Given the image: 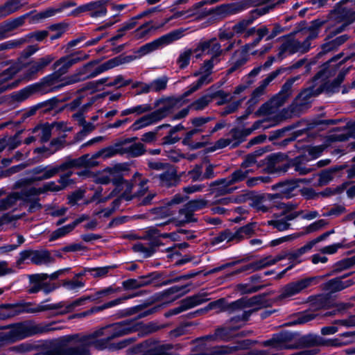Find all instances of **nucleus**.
<instances>
[{"mask_svg": "<svg viewBox=\"0 0 355 355\" xmlns=\"http://www.w3.org/2000/svg\"><path fill=\"white\" fill-rule=\"evenodd\" d=\"M123 62L121 57H115L92 69L94 62H89L77 69L73 73L65 77H61L53 71L44 77L40 83H36L37 87L39 92L42 94L57 92L65 86L94 78Z\"/></svg>", "mask_w": 355, "mask_h": 355, "instance_id": "f257e3e1", "label": "nucleus"}, {"mask_svg": "<svg viewBox=\"0 0 355 355\" xmlns=\"http://www.w3.org/2000/svg\"><path fill=\"white\" fill-rule=\"evenodd\" d=\"M46 301L37 304L31 302H21L16 304H2L0 305V320L21 314L38 313L50 310L60 309L59 314L68 313L66 311V302L62 301L55 304H45Z\"/></svg>", "mask_w": 355, "mask_h": 355, "instance_id": "f03ea898", "label": "nucleus"}, {"mask_svg": "<svg viewBox=\"0 0 355 355\" xmlns=\"http://www.w3.org/2000/svg\"><path fill=\"white\" fill-rule=\"evenodd\" d=\"M8 328L10 330L5 333L3 338L10 343H15L34 335L44 334L60 329L55 322L35 323L31 320L15 323Z\"/></svg>", "mask_w": 355, "mask_h": 355, "instance_id": "7ed1b4c3", "label": "nucleus"}, {"mask_svg": "<svg viewBox=\"0 0 355 355\" xmlns=\"http://www.w3.org/2000/svg\"><path fill=\"white\" fill-rule=\"evenodd\" d=\"M19 191H12L6 198L0 200V211H15L19 206L28 205V211L35 212L42 208V205L33 200L28 187H21Z\"/></svg>", "mask_w": 355, "mask_h": 355, "instance_id": "20e7f679", "label": "nucleus"}, {"mask_svg": "<svg viewBox=\"0 0 355 355\" xmlns=\"http://www.w3.org/2000/svg\"><path fill=\"white\" fill-rule=\"evenodd\" d=\"M180 100L168 98L162 101V105L158 109L148 113L137 119L130 127L132 131H137L144 128L156 124L165 119L173 110L178 107Z\"/></svg>", "mask_w": 355, "mask_h": 355, "instance_id": "39448f33", "label": "nucleus"}, {"mask_svg": "<svg viewBox=\"0 0 355 355\" xmlns=\"http://www.w3.org/2000/svg\"><path fill=\"white\" fill-rule=\"evenodd\" d=\"M180 100L168 98L162 101V105L158 109L148 113L137 119L130 127L132 131H137L144 128L156 124L165 119L173 110L178 107Z\"/></svg>", "mask_w": 355, "mask_h": 355, "instance_id": "423d86ee", "label": "nucleus"}, {"mask_svg": "<svg viewBox=\"0 0 355 355\" xmlns=\"http://www.w3.org/2000/svg\"><path fill=\"white\" fill-rule=\"evenodd\" d=\"M282 155L273 154L268 159V169L272 173H285L288 171L289 166L294 168V170L299 175H306L314 170V168L307 166L310 159L306 155H301L290 161L289 165L282 164L280 162Z\"/></svg>", "mask_w": 355, "mask_h": 355, "instance_id": "0eeeda50", "label": "nucleus"}, {"mask_svg": "<svg viewBox=\"0 0 355 355\" xmlns=\"http://www.w3.org/2000/svg\"><path fill=\"white\" fill-rule=\"evenodd\" d=\"M288 0H278L277 3L272 5L257 8L250 12V16L248 19H243L232 26L233 33L236 36H242L247 39L255 34L256 28L250 27L254 20L259 17L266 15L272 10L276 6L284 3Z\"/></svg>", "mask_w": 355, "mask_h": 355, "instance_id": "6e6552de", "label": "nucleus"}, {"mask_svg": "<svg viewBox=\"0 0 355 355\" xmlns=\"http://www.w3.org/2000/svg\"><path fill=\"white\" fill-rule=\"evenodd\" d=\"M299 79L298 76L289 78L282 85L279 92L269 101L263 104L256 112L257 115H270L275 114L292 94L293 83Z\"/></svg>", "mask_w": 355, "mask_h": 355, "instance_id": "1a4fd4ad", "label": "nucleus"}, {"mask_svg": "<svg viewBox=\"0 0 355 355\" xmlns=\"http://www.w3.org/2000/svg\"><path fill=\"white\" fill-rule=\"evenodd\" d=\"M250 170L237 169L226 178L218 179L210 183L211 193H217L218 194L231 193L235 188L231 187L232 185L244 180Z\"/></svg>", "mask_w": 355, "mask_h": 355, "instance_id": "9d476101", "label": "nucleus"}, {"mask_svg": "<svg viewBox=\"0 0 355 355\" xmlns=\"http://www.w3.org/2000/svg\"><path fill=\"white\" fill-rule=\"evenodd\" d=\"M184 31V30L182 28L171 31L170 33L165 34L152 42L142 45L137 49L136 53L139 57H143L153 51L162 49L163 47L182 38L183 37Z\"/></svg>", "mask_w": 355, "mask_h": 355, "instance_id": "9b49d317", "label": "nucleus"}, {"mask_svg": "<svg viewBox=\"0 0 355 355\" xmlns=\"http://www.w3.org/2000/svg\"><path fill=\"white\" fill-rule=\"evenodd\" d=\"M286 70H288V68L279 67L270 73L268 76L260 83L259 86L253 91L251 98L248 101V107L245 110V114L239 116L238 118L239 120L243 121L252 113L254 105L259 101L261 96L266 93V89L268 85L278 76L285 73Z\"/></svg>", "mask_w": 355, "mask_h": 355, "instance_id": "f8f14e48", "label": "nucleus"}, {"mask_svg": "<svg viewBox=\"0 0 355 355\" xmlns=\"http://www.w3.org/2000/svg\"><path fill=\"white\" fill-rule=\"evenodd\" d=\"M60 172L61 171L59 165L37 166L31 170L33 177L22 178L16 181L13 185V189H19L25 186L31 187L30 185L34 182L50 179Z\"/></svg>", "mask_w": 355, "mask_h": 355, "instance_id": "ddd939ff", "label": "nucleus"}, {"mask_svg": "<svg viewBox=\"0 0 355 355\" xmlns=\"http://www.w3.org/2000/svg\"><path fill=\"white\" fill-rule=\"evenodd\" d=\"M320 279H322L321 277L315 276L305 277L297 281L290 282L282 288L279 298H290L297 295L311 286L316 285Z\"/></svg>", "mask_w": 355, "mask_h": 355, "instance_id": "4468645a", "label": "nucleus"}, {"mask_svg": "<svg viewBox=\"0 0 355 355\" xmlns=\"http://www.w3.org/2000/svg\"><path fill=\"white\" fill-rule=\"evenodd\" d=\"M64 355H90L86 335H71L64 337Z\"/></svg>", "mask_w": 355, "mask_h": 355, "instance_id": "2eb2a0df", "label": "nucleus"}, {"mask_svg": "<svg viewBox=\"0 0 355 355\" xmlns=\"http://www.w3.org/2000/svg\"><path fill=\"white\" fill-rule=\"evenodd\" d=\"M107 1L105 0H97L80 5L72 10L67 16L78 17L84 12H89L92 18L103 17L107 15Z\"/></svg>", "mask_w": 355, "mask_h": 355, "instance_id": "dca6fc26", "label": "nucleus"}, {"mask_svg": "<svg viewBox=\"0 0 355 355\" xmlns=\"http://www.w3.org/2000/svg\"><path fill=\"white\" fill-rule=\"evenodd\" d=\"M88 58L89 55L83 51H78L73 54L62 56L53 63V69L54 72L61 77H64V76L68 73L70 68L73 64L85 60Z\"/></svg>", "mask_w": 355, "mask_h": 355, "instance_id": "f3484780", "label": "nucleus"}, {"mask_svg": "<svg viewBox=\"0 0 355 355\" xmlns=\"http://www.w3.org/2000/svg\"><path fill=\"white\" fill-rule=\"evenodd\" d=\"M309 51L307 42H302L298 39L288 38L279 47L277 59L282 61L286 57L296 53H304Z\"/></svg>", "mask_w": 355, "mask_h": 355, "instance_id": "a211bd4d", "label": "nucleus"}, {"mask_svg": "<svg viewBox=\"0 0 355 355\" xmlns=\"http://www.w3.org/2000/svg\"><path fill=\"white\" fill-rule=\"evenodd\" d=\"M136 138L127 139L124 141L116 144L113 150V156L116 154L126 155L128 157H137L143 155L146 153L144 145L141 142H135L130 144Z\"/></svg>", "mask_w": 355, "mask_h": 355, "instance_id": "6ab92c4d", "label": "nucleus"}, {"mask_svg": "<svg viewBox=\"0 0 355 355\" xmlns=\"http://www.w3.org/2000/svg\"><path fill=\"white\" fill-rule=\"evenodd\" d=\"M234 44L235 42H231L225 49H222L221 45L217 41L216 38H211L200 42L195 49V51H200L205 54L210 55L211 59L216 60L223 52H227L232 50Z\"/></svg>", "mask_w": 355, "mask_h": 355, "instance_id": "aec40b11", "label": "nucleus"}, {"mask_svg": "<svg viewBox=\"0 0 355 355\" xmlns=\"http://www.w3.org/2000/svg\"><path fill=\"white\" fill-rule=\"evenodd\" d=\"M104 328L107 335H109L112 340L136 332L139 329V324L135 320H125L107 325Z\"/></svg>", "mask_w": 355, "mask_h": 355, "instance_id": "412c9836", "label": "nucleus"}, {"mask_svg": "<svg viewBox=\"0 0 355 355\" xmlns=\"http://www.w3.org/2000/svg\"><path fill=\"white\" fill-rule=\"evenodd\" d=\"M119 291L120 288H115L113 286H110L95 292L90 296L80 297L70 303L66 302L67 306L64 312L70 313L73 311L77 306L83 305L88 300L92 301L98 300L101 298L107 297Z\"/></svg>", "mask_w": 355, "mask_h": 355, "instance_id": "4be33fe9", "label": "nucleus"}, {"mask_svg": "<svg viewBox=\"0 0 355 355\" xmlns=\"http://www.w3.org/2000/svg\"><path fill=\"white\" fill-rule=\"evenodd\" d=\"M54 60L52 55H46L36 60L29 62L24 68V76L28 80L35 78L38 73H43L44 69Z\"/></svg>", "mask_w": 355, "mask_h": 355, "instance_id": "5701e85b", "label": "nucleus"}, {"mask_svg": "<svg viewBox=\"0 0 355 355\" xmlns=\"http://www.w3.org/2000/svg\"><path fill=\"white\" fill-rule=\"evenodd\" d=\"M285 259L284 255H277L275 257L269 256L258 261L243 266L239 269L235 270L228 275V276H234L243 272H254L263 269L264 268L275 264L279 261Z\"/></svg>", "mask_w": 355, "mask_h": 355, "instance_id": "b1692460", "label": "nucleus"}, {"mask_svg": "<svg viewBox=\"0 0 355 355\" xmlns=\"http://www.w3.org/2000/svg\"><path fill=\"white\" fill-rule=\"evenodd\" d=\"M207 293H199L187 297L181 301L180 306L171 309L166 315L170 316L177 315L198 305L202 304L209 300V299L207 298Z\"/></svg>", "mask_w": 355, "mask_h": 355, "instance_id": "393cba45", "label": "nucleus"}, {"mask_svg": "<svg viewBox=\"0 0 355 355\" xmlns=\"http://www.w3.org/2000/svg\"><path fill=\"white\" fill-rule=\"evenodd\" d=\"M89 347L94 346L98 350H103L111 347L112 338L107 335L104 327L98 329L94 332L86 335Z\"/></svg>", "mask_w": 355, "mask_h": 355, "instance_id": "a878e982", "label": "nucleus"}, {"mask_svg": "<svg viewBox=\"0 0 355 355\" xmlns=\"http://www.w3.org/2000/svg\"><path fill=\"white\" fill-rule=\"evenodd\" d=\"M209 205V202L202 198L194 199L186 203L184 207L179 211L180 217H183V222L189 223L196 220L193 212L202 209Z\"/></svg>", "mask_w": 355, "mask_h": 355, "instance_id": "bb28decb", "label": "nucleus"}, {"mask_svg": "<svg viewBox=\"0 0 355 355\" xmlns=\"http://www.w3.org/2000/svg\"><path fill=\"white\" fill-rule=\"evenodd\" d=\"M19 71V65L12 60L0 62V94L12 88V86L1 80L11 79Z\"/></svg>", "mask_w": 355, "mask_h": 355, "instance_id": "cd10ccee", "label": "nucleus"}, {"mask_svg": "<svg viewBox=\"0 0 355 355\" xmlns=\"http://www.w3.org/2000/svg\"><path fill=\"white\" fill-rule=\"evenodd\" d=\"M137 296H138V294H132V295L123 296V297L116 298L115 300H113L112 301L107 302L106 303H104L103 304H102L101 306H93L87 311H83L81 313H76L71 318H82L88 317L91 315L98 313L105 309L117 306V305L124 302L125 300L133 298Z\"/></svg>", "mask_w": 355, "mask_h": 355, "instance_id": "c85d7f7f", "label": "nucleus"}, {"mask_svg": "<svg viewBox=\"0 0 355 355\" xmlns=\"http://www.w3.org/2000/svg\"><path fill=\"white\" fill-rule=\"evenodd\" d=\"M292 335L288 333H279L273 335L272 338L263 342L265 347H271L277 350L284 349H295L296 345L289 344Z\"/></svg>", "mask_w": 355, "mask_h": 355, "instance_id": "c756f323", "label": "nucleus"}, {"mask_svg": "<svg viewBox=\"0 0 355 355\" xmlns=\"http://www.w3.org/2000/svg\"><path fill=\"white\" fill-rule=\"evenodd\" d=\"M121 168L120 166H115L114 167H108L105 168L103 172L99 173L96 178V182L98 184H107L112 182L115 186L121 181L119 178Z\"/></svg>", "mask_w": 355, "mask_h": 355, "instance_id": "7c9ffc66", "label": "nucleus"}, {"mask_svg": "<svg viewBox=\"0 0 355 355\" xmlns=\"http://www.w3.org/2000/svg\"><path fill=\"white\" fill-rule=\"evenodd\" d=\"M350 274H352V272L329 280L324 284L323 289L329 293H334L351 286L354 284L352 279L343 281V279L348 277Z\"/></svg>", "mask_w": 355, "mask_h": 355, "instance_id": "2f4dec72", "label": "nucleus"}, {"mask_svg": "<svg viewBox=\"0 0 355 355\" xmlns=\"http://www.w3.org/2000/svg\"><path fill=\"white\" fill-rule=\"evenodd\" d=\"M41 355H64V337L60 340H51L40 346Z\"/></svg>", "mask_w": 355, "mask_h": 355, "instance_id": "473e14b6", "label": "nucleus"}, {"mask_svg": "<svg viewBox=\"0 0 355 355\" xmlns=\"http://www.w3.org/2000/svg\"><path fill=\"white\" fill-rule=\"evenodd\" d=\"M236 330V328L234 327H220L215 330L214 334L202 337L198 340L228 342L234 338V331Z\"/></svg>", "mask_w": 355, "mask_h": 355, "instance_id": "72a5a7b5", "label": "nucleus"}, {"mask_svg": "<svg viewBox=\"0 0 355 355\" xmlns=\"http://www.w3.org/2000/svg\"><path fill=\"white\" fill-rule=\"evenodd\" d=\"M205 136L201 135L198 129H192L185 134L182 143L191 149H198L205 146Z\"/></svg>", "mask_w": 355, "mask_h": 355, "instance_id": "f704fd0d", "label": "nucleus"}, {"mask_svg": "<svg viewBox=\"0 0 355 355\" xmlns=\"http://www.w3.org/2000/svg\"><path fill=\"white\" fill-rule=\"evenodd\" d=\"M200 77L194 83H193L189 87L188 89L183 93V94L179 97L175 98L176 99L180 100V103L178 104V107L180 106L182 103L187 102L185 98L190 96L191 94L199 89L205 85H207L212 81L211 78V75L209 73H201Z\"/></svg>", "mask_w": 355, "mask_h": 355, "instance_id": "c9c22d12", "label": "nucleus"}, {"mask_svg": "<svg viewBox=\"0 0 355 355\" xmlns=\"http://www.w3.org/2000/svg\"><path fill=\"white\" fill-rule=\"evenodd\" d=\"M258 302V297L254 296L251 298L242 297L231 303L226 304L223 306L225 311L229 313H234L238 311H241L243 309L252 307Z\"/></svg>", "mask_w": 355, "mask_h": 355, "instance_id": "e433bc0d", "label": "nucleus"}, {"mask_svg": "<svg viewBox=\"0 0 355 355\" xmlns=\"http://www.w3.org/2000/svg\"><path fill=\"white\" fill-rule=\"evenodd\" d=\"M262 123L263 121H260L254 122L252 128L246 130L245 132L237 128L232 129L230 132V139L232 141V148L238 146L244 141L247 135H250L253 130L259 128Z\"/></svg>", "mask_w": 355, "mask_h": 355, "instance_id": "4c0bfd02", "label": "nucleus"}, {"mask_svg": "<svg viewBox=\"0 0 355 355\" xmlns=\"http://www.w3.org/2000/svg\"><path fill=\"white\" fill-rule=\"evenodd\" d=\"M299 182H310V180L306 179H297L291 181L279 182L272 186L273 189H277L280 193L285 196L286 198L291 197L293 194V192L295 190L298 186Z\"/></svg>", "mask_w": 355, "mask_h": 355, "instance_id": "58836bf2", "label": "nucleus"}, {"mask_svg": "<svg viewBox=\"0 0 355 355\" xmlns=\"http://www.w3.org/2000/svg\"><path fill=\"white\" fill-rule=\"evenodd\" d=\"M28 188L33 200H37L38 203H40V195L47 193L48 191L56 192L63 189V187L56 184V183L53 181L46 182L40 187H28Z\"/></svg>", "mask_w": 355, "mask_h": 355, "instance_id": "ea45409f", "label": "nucleus"}, {"mask_svg": "<svg viewBox=\"0 0 355 355\" xmlns=\"http://www.w3.org/2000/svg\"><path fill=\"white\" fill-rule=\"evenodd\" d=\"M248 58L245 55V53L235 51L229 60V68L227 70V74H231L236 71H240L241 68L246 64Z\"/></svg>", "mask_w": 355, "mask_h": 355, "instance_id": "a19ab883", "label": "nucleus"}, {"mask_svg": "<svg viewBox=\"0 0 355 355\" xmlns=\"http://www.w3.org/2000/svg\"><path fill=\"white\" fill-rule=\"evenodd\" d=\"M158 245V241L148 240L137 242L132 245V248L135 252L143 254L144 257H150L154 254L155 247Z\"/></svg>", "mask_w": 355, "mask_h": 355, "instance_id": "79ce46f5", "label": "nucleus"}, {"mask_svg": "<svg viewBox=\"0 0 355 355\" xmlns=\"http://www.w3.org/2000/svg\"><path fill=\"white\" fill-rule=\"evenodd\" d=\"M325 21L324 20L317 19L313 20L311 22L310 26H309L304 31L305 33L304 40L302 42H307L309 44V51L311 49V41L316 39L318 37L319 33L320 31L321 28L324 24Z\"/></svg>", "mask_w": 355, "mask_h": 355, "instance_id": "37998d69", "label": "nucleus"}, {"mask_svg": "<svg viewBox=\"0 0 355 355\" xmlns=\"http://www.w3.org/2000/svg\"><path fill=\"white\" fill-rule=\"evenodd\" d=\"M244 347V342H239L232 345H217L209 349V355H230L243 349Z\"/></svg>", "mask_w": 355, "mask_h": 355, "instance_id": "c03bdc74", "label": "nucleus"}, {"mask_svg": "<svg viewBox=\"0 0 355 355\" xmlns=\"http://www.w3.org/2000/svg\"><path fill=\"white\" fill-rule=\"evenodd\" d=\"M83 156H87V157L84 159L83 166L84 168H92L98 165L97 159L100 157L104 158L110 157L113 156V150L112 148H107L102 149L92 155L89 154L83 155Z\"/></svg>", "mask_w": 355, "mask_h": 355, "instance_id": "a18cd8bd", "label": "nucleus"}, {"mask_svg": "<svg viewBox=\"0 0 355 355\" xmlns=\"http://www.w3.org/2000/svg\"><path fill=\"white\" fill-rule=\"evenodd\" d=\"M257 230V223H250L244 226L236 229L234 231L235 243H239L243 239L252 236Z\"/></svg>", "mask_w": 355, "mask_h": 355, "instance_id": "49530a36", "label": "nucleus"}, {"mask_svg": "<svg viewBox=\"0 0 355 355\" xmlns=\"http://www.w3.org/2000/svg\"><path fill=\"white\" fill-rule=\"evenodd\" d=\"M55 261V258L51 252L46 250H33L32 263L41 266L49 265Z\"/></svg>", "mask_w": 355, "mask_h": 355, "instance_id": "de8ad7c7", "label": "nucleus"}, {"mask_svg": "<svg viewBox=\"0 0 355 355\" xmlns=\"http://www.w3.org/2000/svg\"><path fill=\"white\" fill-rule=\"evenodd\" d=\"M348 39L349 36L347 34H344L331 40H327L321 46V51L320 53L325 54L331 51H336L339 46L346 42Z\"/></svg>", "mask_w": 355, "mask_h": 355, "instance_id": "09e8293b", "label": "nucleus"}, {"mask_svg": "<svg viewBox=\"0 0 355 355\" xmlns=\"http://www.w3.org/2000/svg\"><path fill=\"white\" fill-rule=\"evenodd\" d=\"M168 128H169V130L167 135L162 139V145H171L178 142L180 140V137L177 133L185 130V127L182 123H179L175 126L170 125Z\"/></svg>", "mask_w": 355, "mask_h": 355, "instance_id": "8fccbe9b", "label": "nucleus"}, {"mask_svg": "<svg viewBox=\"0 0 355 355\" xmlns=\"http://www.w3.org/2000/svg\"><path fill=\"white\" fill-rule=\"evenodd\" d=\"M338 338L327 341V346L347 345L355 340V331H347L338 335Z\"/></svg>", "mask_w": 355, "mask_h": 355, "instance_id": "3c124183", "label": "nucleus"}, {"mask_svg": "<svg viewBox=\"0 0 355 355\" xmlns=\"http://www.w3.org/2000/svg\"><path fill=\"white\" fill-rule=\"evenodd\" d=\"M21 6V0L7 1L3 5L0 6V19L17 12Z\"/></svg>", "mask_w": 355, "mask_h": 355, "instance_id": "603ef678", "label": "nucleus"}, {"mask_svg": "<svg viewBox=\"0 0 355 355\" xmlns=\"http://www.w3.org/2000/svg\"><path fill=\"white\" fill-rule=\"evenodd\" d=\"M300 215L299 212L290 213L282 218L271 220L269 222V224L272 225L275 228L277 229L279 231H284L289 228L290 223H288L290 220H293L296 217Z\"/></svg>", "mask_w": 355, "mask_h": 355, "instance_id": "864d4df0", "label": "nucleus"}, {"mask_svg": "<svg viewBox=\"0 0 355 355\" xmlns=\"http://www.w3.org/2000/svg\"><path fill=\"white\" fill-rule=\"evenodd\" d=\"M76 5H77V3L75 1L67 0V1H63L61 3H60L58 6V7H56V8L51 7V8H48L47 9L44 10V16L46 17V18L53 17L55 15L63 12L64 10H66L67 8H69L71 7H75Z\"/></svg>", "mask_w": 355, "mask_h": 355, "instance_id": "5fc2aeb1", "label": "nucleus"}, {"mask_svg": "<svg viewBox=\"0 0 355 355\" xmlns=\"http://www.w3.org/2000/svg\"><path fill=\"white\" fill-rule=\"evenodd\" d=\"M212 100V95L205 94L190 103L189 107L193 111H202L209 105Z\"/></svg>", "mask_w": 355, "mask_h": 355, "instance_id": "6e6d98bb", "label": "nucleus"}, {"mask_svg": "<svg viewBox=\"0 0 355 355\" xmlns=\"http://www.w3.org/2000/svg\"><path fill=\"white\" fill-rule=\"evenodd\" d=\"M152 21H147L139 26L133 32V37L136 40H144L149 37L150 32L154 29Z\"/></svg>", "mask_w": 355, "mask_h": 355, "instance_id": "4d7b16f0", "label": "nucleus"}, {"mask_svg": "<svg viewBox=\"0 0 355 355\" xmlns=\"http://www.w3.org/2000/svg\"><path fill=\"white\" fill-rule=\"evenodd\" d=\"M223 241L235 243L234 231L227 229L220 232L211 239V243L218 245Z\"/></svg>", "mask_w": 355, "mask_h": 355, "instance_id": "13d9d810", "label": "nucleus"}, {"mask_svg": "<svg viewBox=\"0 0 355 355\" xmlns=\"http://www.w3.org/2000/svg\"><path fill=\"white\" fill-rule=\"evenodd\" d=\"M201 3H197L195 4L191 8L187 10H182V11H177L174 12L173 15H171L169 17H167L164 19V23L162 24V26L165 25L166 24L168 23L173 19H178L182 17H184L185 19L189 18L190 17H192L195 15V11L198 9L201 6Z\"/></svg>", "mask_w": 355, "mask_h": 355, "instance_id": "bf43d9fd", "label": "nucleus"}, {"mask_svg": "<svg viewBox=\"0 0 355 355\" xmlns=\"http://www.w3.org/2000/svg\"><path fill=\"white\" fill-rule=\"evenodd\" d=\"M36 92H39V89L37 87V84H35L15 93L13 98L17 101H23Z\"/></svg>", "mask_w": 355, "mask_h": 355, "instance_id": "052dcab7", "label": "nucleus"}, {"mask_svg": "<svg viewBox=\"0 0 355 355\" xmlns=\"http://www.w3.org/2000/svg\"><path fill=\"white\" fill-rule=\"evenodd\" d=\"M355 266V255L337 261L333 266V272L338 273Z\"/></svg>", "mask_w": 355, "mask_h": 355, "instance_id": "680f3d73", "label": "nucleus"}, {"mask_svg": "<svg viewBox=\"0 0 355 355\" xmlns=\"http://www.w3.org/2000/svg\"><path fill=\"white\" fill-rule=\"evenodd\" d=\"M87 157L81 156L76 159H70L59 165L60 171H65L72 168H84L83 162Z\"/></svg>", "mask_w": 355, "mask_h": 355, "instance_id": "e2e57ef3", "label": "nucleus"}, {"mask_svg": "<svg viewBox=\"0 0 355 355\" xmlns=\"http://www.w3.org/2000/svg\"><path fill=\"white\" fill-rule=\"evenodd\" d=\"M336 132H343L341 133H331L327 137V140L331 142L334 141H344L347 140L351 137V133L349 130L344 127L343 128H338L336 130Z\"/></svg>", "mask_w": 355, "mask_h": 355, "instance_id": "0e129e2a", "label": "nucleus"}, {"mask_svg": "<svg viewBox=\"0 0 355 355\" xmlns=\"http://www.w3.org/2000/svg\"><path fill=\"white\" fill-rule=\"evenodd\" d=\"M194 52H196L195 50L193 51L192 49H184L180 53L176 61L180 69H183L189 64L191 57Z\"/></svg>", "mask_w": 355, "mask_h": 355, "instance_id": "69168bd1", "label": "nucleus"}, {"mask_svg": "<svg viewBox=\"0 0 355 355\" xmlns=\"http://www.w3.org/2000/svg\"><path fill=\"white\" fill-rule=\"evenodd\" d=\"M26 42H27L26 38H18L6 41L0 44V51L19 48Z\"/></svg>", "mask_w": 355, "mask_h": 355, "instance_id": "338daca9", "label": "nucleus"}, {"mask_svg": "<svg viewBox=\"0 0 355 355\" xmlns=\"http://www.w3.org/2000/svg\"><path fill=\"white\" fill-rule=\"evenodd\" d=\"M159 178L161 184L167 187L175 185L177 182L176 175L173 171H165Z\"/></svg>", "mask_w": 355, "mask_h": 355, "instance_id": "774afa93", "label": "nucleus"}]
</instances>
